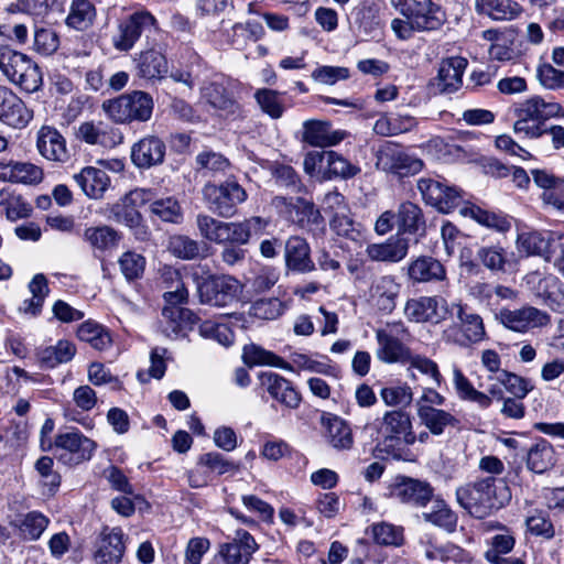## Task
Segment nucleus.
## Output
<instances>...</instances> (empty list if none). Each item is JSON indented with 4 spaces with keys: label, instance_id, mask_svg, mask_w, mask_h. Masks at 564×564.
I'll use <instances>...</instances> for the list:
<instances>
[{
    "label": "nucleus",
    "instance_id": "7ed1b4c3",
    "mask_svg": "<svg viewBox=\"0 0 564 564\" xmlns=\"http://www.w3.org/2000/svg\"><path fill=\"white\" fill-rule=\"evenodd\" d=\"M0 72L12 85L26 93H35L42 86V74L28 55L0 46Z\"/></svg>",
    "mask_w": 564,
    "mask_h": 564
},
{
    "label": "nucleus",
    "instance_id": "39448f33",
    "mask_svg": "<svg viewBox=\"0 0 564 564\" xmlns=\"http://www.w3.org/2000/svg\"><path fill=\"white\" fill-rule=\"evenodd\" d=\"M203 198L209 210L219 217L236 215L238 205L248 198L246 189L234 178H227L219 185L207 183L203 188Z\"/></svg>",
    "mask_w": 564,
    "mask_h": 564
},
{
    "label": "nucleus",
    "instance_id": "4c0bfd02",
    "mask_svg": "<svg viewBox=\"0 0 564 564\" xmlns=\"http://www.w3.org/2000/svg\"><path fill=\"white\" fill-rule=\"evenodd\" d=\"M83 239L93 250L106 252L118 247L121 236L112 227L101 225L86 228L83 234Z\"/></svg>",
    "mask_w": 564,
    "mask_h": 564
},
{
    "label": "nucleus",
    "instance_id": "473e14b6",
    "mask_svg": "<svg viewBox=\"0 0 564 564\" xmlns=\"http://www.w3.org/2000/svg\"><path fill=\"white\" fill-rule=\"evenodd\" d=\"M409 251V241L401 237H391L382 243H371L366 249V254L372 261L400 262Z\"/></svg>",
    "mask_w": 564,
    "mask_h": 564
},
{
    "label": "nucleus",
    "instance_id": "864d4df0",
    "mask_svg": "<svg viewBox=\"0 0 564 564\" xmlns=\"http://www.w3.org/2000/svg\"><path fill=\"white\" fill-rule=\"evenodd\" d=\"M397 225L403 232L416 234L423 230L425 220L421 208L411 202L402 203L398 209Z\"/></svg>",
    "mask_w": 564,
    "mask_h": 564
},
{
    "label": "nucleus",
    "instance_id": "ea45409f",
    "mask_svg": "<svg viewBox=\"0 0 564 564\" xmlns=\"http://www.w3.org/2000/svg\"><path fill=\"white\" fill-rule=\"evenodd\" d=\"M430 502V509L422 513L423 520L447 532H454L458 521L457 514L440 497H433Z\"/></svg>",
    "mask_w": 564,
    "mask_h": 564
},
{
    "label": "nucleus",
    "instance_id": "58836bf2",
    "mask_svg": "<svg viewBox=\"0 0 564 564\" xmlns=\"http://www.w3.org/2000/svg\"><path fill=\"white\" fill-rule=\"evenodd\" d=\"M137 68L138 75L149 80H160L169 72L165 56L155 50L142 52L138 58Z\"/></svg>",
    "mask_w": 564,
    "mask_h": 564
},
{
    "label": "nucleus",
    "instance_id": "6e6d98bb",
    "mask_svg": "<svg viewBox=\"0 0 564 564\" xmlns=\"http://www.w3.org/2000/svg\"><path fill=\"white\" fill-rule=\"evenodd\" d=\"M487 391L489 392V395L491 397V401L494 399L501 400L502 406L500 409V413L508 417L513 420H520L525 414V405L523 404L522 400L524 398H518V397H505L503 389L500 388L498 383H490L488 386Z\"/></svg>",
    "mask_w": 564,
    "mask_h": 564
},
{
    "label": "nucleus",
    "instance_id": "72a5a7b5",
    "mask_svg": "<svg viewBox=\"0 0 564 564\" xmlns=\"http://www.w3.org/2000/svg\"><path fill=\"white\" fill-rule=\"evenodd\" d=\"M399 293L400 284L392 275L377 278L370 289L371 297L378 308L388 313L394 310Z\"/></svg>",
    "mask_w": 564,
    "mask_h": 564
},
{
    "label": "nucleus",
    "instance_id": "69168bd1",
    "mask_svg": "<svg viewBox=\"0 0 564 564\" xmlns=\"http://www.w3.org/2000/svg\"><path fill=\"white\" fill-rule=\"evenodd\" d=\"M480 262L490 271H506L509 264L508 252L500 246H486L477 251Z\"/></svg>",
    "mask_w": 564,
    "mask_h": 564
},
{
    "label": "nucleus",
    "instance_id": "b1692460",
    "mask_svg": "<svg viewBox=\"0 0 564 564\" xmlns=\"http://www.w3.org/2000/svg\"><path fill=\"white\" fill-rule=\"evenodd\" d=\"M33 119V110L26 107L24 101L10 89L1 99L0 121L13 129L25 128Z\"/></svg>",
    "mask_w": 564,
    "mask_h": 564
},
{
    "label": "nucleus",
    "instance_id": "0eeeda50",
    "mask_svg": "<svg viewBox=\"0 0 564 564\" xmlns=\"http://www.w3.org/2000/svg\"><path fill=\"white\" fill-rule=\"evenodd\" d=\"M96 449V443L78 430L58 433L54 438V455L65 466H76L89 460Z\"/></svg>",
    "mask_w": 564,
    "mask_h": 564
},
{
    "label": "nucleus",
    "instance_id": "3c124183",
    "mask_svg": "<svg viewBox=\"0 0 564 564\" xmlns=\"http://www.w3.org/2000/svg\"><path fill=\"white\" fill-rule=\"evenodd\" d=\"M327 442L336 449H350L354 437L350 426L339 416L329 417L326 422Z\"/></svg>",
    "mask_w": 564,
    "mask_h": 564
},
{
    "label": "nucleus",
    "instance_id": "338daca9",
    "mask_svg": "<svg viewBox=\"0 0 564 564\" xmlns=\"http://www.w3.org/2000/svg\"><path fill=\"white\" fill-rule=\"evenodd\" d=\"M169 248L174 256L184 260L196 259L202 252L198 241L182 235L171 237Z\"/></svg>",
    "mask_w": 564,
    "mask_h": 564
},
{
    "label": "nucleus",
    "instance_id": "5fc2aeb1",
    "mask_svg": "<svg viewBox=\"0 0 564 564\" xmlns=\"http://www.w3.org/2000/svg\"><path fill=\"white\" fill-rule=\"evenodd\" d=\"M254 99L261 111L271 119L282 118L285 111L283 93L270 88H260L256 90Z\"/></svg>",
    "mask_w": 564,
    "mask_h": 564
},
{
    "label": "nucleus",
    "instance_id": "e433bc0d",
    "mask_svg": "<svg viewBox=\"0 0 564 564\" xmlns=\"http://www.w3.org/2000/svg\"><path fill=\"white\" fill-rule=\"evenodd\" d=\"M202 99L215 109L234 113L238 105L227 91L224 83L212 80L205 83L200 88Z\"/></svg>",
    "mask_w": 564,
    "mask_h": 564
},
{
    "label": "nucleus",
    "instance_id": "bf43d9fd",
    "mask_svg": "<svg viewBox=\"0 0 564 564\" xmlns=\"http://www.w3.org/2000/svg\"><path fill=\"white\" fill-rule=\"evenodd\" d=\"M551 239L538 231L521 232L517 238V248L527 256H543L549 252Z\"/></svg>",
    "mask_w": 564,
    "mask_h": 564
},
{
    "label": "nucleus",
    "instance_id": "c03bdc74",
    "mask_svg": "<svg viewBox=\"0 0 564 564\" xmlns=\"http://www.w3.org/2000/svg\"><path fill=\"white\" fill-rule=\"evenodd\" d=\"M453 383L460 400L475 402L481 409H488L491 405L489 392L475 389L458 367L453 368Z\"/></svg>",
    "mask_w": 564,
    "mask_h": 564
},
{
    "label": "nucleus",
    "instance_id": "c756f323",
    "mask_svg": "<svg viewBox=\"0 0 564 564\" xmlns=\"http://www.w3.org/2000/svg\"><path fill=\"white\" fill-rule=\"evenodd\" d=\"M196 226L199 235L214 243H235L234 223L218 220L207 214L196 216Z\"/></svg>",
    "mask_w": 564,
    "mask_h": 564
},
{
    "label": "nucleus",
    "instance_id": "a19ab883",
    "mask_svg": "<svg viewBox=\"0 0 564 564\" xmlns=\"http://www.w3.org/2000/svg\"><path fill=\"white\" fill-rule=\"evenodd\" d=\"M32 210V205L21 194L8 188L0 189V213L9 221L28 218Z\"/></svg>",
    "mask_w": 564,
    "mask_h": 564
},
{
    "label": "nucleus",
    "instance_id": "cd10ccee",
    "mask_svg": "<svg viewBox=\"0 0 564 564\" xmlns=\"http://www.w3.org/2000/svg\"><path fill=\"white\" fill-rule=\"evenodd\" d=\"M257 550V543L247 531H237V536L231 543L220 546L219 555L226 564H248L252 553Z\"/></svg>",
    "mask_w": 564,
    "mask_h": 564
},
{
    "label": "nucleus",
    "instance_id": "bb28decb",
    "mask_svg": "<svg viewBox=\"0 0 564 564\" xmlns=\"http://www.w3.org/2000/svg\"><path fill=\"white\" fill-rule=\"evenodd\" d=\"M36 148L46 160L65 162L68 159L66 141L55 128L43 126L39 130Z\"/></svg>",
    "mask_w": 564,
    "mask_h": 564
},
{
    "label": "nucleus",
    "instance_id": "09e8293b",
    "mask_svg": "<svg viewBox=\"0 0 564 564\" xmlns=\"http://www.w3.org/2000/svg\"><path fill=\"white\" fill-rule=\"evenodd\" d=\"M405 365H408V377L412 380L416 379L414 372V370H416L422 376L429 378L437 388H440L444 382V378L440 371L438 365L424 355L411 352Z\"/></svg>",
    "mask_w": 564,
    "mask_h": 564
},
{
    "label": "nucleus",
    "instance_id": "a18cd8bd",
    "mask_svg": "<svg viewBox=\"0 0 564 564\" xmlns=\"http://www.w3.org/2000/svg\"><path fill=\"white\" fill-rule=\"evenodd\" d=\"M556 463V454L553 446L545 440H541L528 452L527 466L535 474H543Z\"/></svg>",
    "mask_w": 564,
    "mask_h": 564
},
{
    "label": "nucleus",
    "instance_id": "20e7f679",
    "mask_svg": "<svg viewBox=\"0 0 564 564\" xmlns=\"http://www.w3.org/2000/svg\"><path fill=\"white\" fill-rule=\"evenodd\" d=\"M105 113L117 123L148 121L153 111V99L144 91L134 90L102 102Z\"/></svg>",
    "mask_w": 564,
    "mask_h": 564
},
{
    "label": "nucleus",
    "instance_id": "4468645a",
    "mask_svg": "<svg viewBox=\"0 0 564 564\" xmlns=\"http://www.w3.org/2000/svg\"><path fill=\"white\" fill-rule=\"evenodd\" d=\"M278 207H284L289 218L300 228L313 230L324 224L323 216L314 203L302 197H282L274 198Z\"/></svg>",
    "mask_w": 564,
    "mask_h": 564
},
{
    "label": "nucleus",
    "instance_id": "680f3d73",
    "mask_svg": "<svg viewBox=\"0 0 564 564\" xmlns=\"http://www.w3.org/2000/svg\"><path fill=\"white\" fill-rule=\"evenodd\" d=\"M48 522V519L44 514L32 511L23 516L22 519L15 523V527L19 529L23 539L35 541L47 528Z\"/></svg>",
    "mask_w": 564,
    "mask_h": 564
},
{
    "label": "nucleus",
    "instance_id": "f8f14e48",
    "mask_svg": "<svg viewBox=\"0 0 564 564\" xmlns=\"http://www.w3.org/2000/svg\"><path fill=\"white\" fill-rule=\"evenodd\" d=\"M417 189L426 204L442 213H449L460 206V192L438 180L421 178L417 182Z\"/></svg>",
    "mask_w": 564,
    "mask_h": 564
},
{
    "label": "nucleus",
    "instance_id": "a211bd4d",
    "mask_svg": "<svg viewBox=\"0 0 564 564\" xmlns=\"http://www.w3.org/2000/svg\"><path fill=\"white\" fill-rule=\"evenodd\" d=\"M379 433L384 441H403L406 445H413L416 441L411 416L402 410L387 411L382 416Z\"/></svg>",
    "mask_w": 564,
    "mask_h": 564
},
{
    "label": "nucleus",
    "instance_id": "49530a36",
    "mask_svg": "<svg viewBox=\"0 0 564 564\" xmlns=\"http://www.w3.org/2000/svg\"><path fill=\"white\" fill-rule=\"evenodd\" d=\"M96 19V8L89 0H73L65 23L77 31L88 30Z\"/></svg>",
    "mask_w": 564,
    "mask_h": 564
},
{
    "label": "nucleus",
    "instance_id": "f704fd0d",
    "mask_svg": "<svg viewBox=\"0 0 564 564\" xmlns=\"http://www.w3.org/2000/svg\"><path fill=\"white\" fill-rule=\"evenodd\" d=\"M457 317L460 322L462 338L457 343L462 346L481 341L486 336L482 318L480 315L468 312L458 305Z\"/></svg>",
    "mask_w": 564,
    "mask_h": 564
},
{
    "label": "nucleus",
    "instance_id": "6e6552de",
    "mask_svg": "<svg viewBox=\"0 0 564 564\" xmlns=\"http://www.w3.org/2000/svg\"><path fill=\"white\" fill-rule=\"evenodd\" d=\"M405 335H408V329L401 322L388 324L384 328L377 329V359L389 365H405L412 352L410 347L402 341Z\"/></svg>",
    "mask_w": 564,
    "mask_h": 564
},
{
    "label": "nucleus",
    "instance_id": "ddd939ff",
    "mask_svg": "<svg viewBox=\"0 0 564 564\" xmlns=\"http://www.w3.org/2000/svg\"><path fill=\"white\" fill-rule=\"evenodd\" d=\"M392 8L406 19L440 29L445 22L442 9L432 0H390Z\"/></svg>",
    "mask_w": 564,
    "mask_h": 564
},
{
    "label": "nucleus",
    "instance_id": "4be33fe9",
    "mask_svg": "<svg viewBox=\"0 0 564 564\" xmlns=\"http://www.w3.org/2000/svg\"><path fill=\"white\" fill-rule=\"evenodd\" d=\"M381 161L387 171L399 176L414 175L422 171L423 161L400 147H387L381 153Z\"/></svg>",
    "mask_w": 564,
    "mask_h": 564
},
{
    "label": "nucleus",
    "instance_id": "de8ad7c7",
    "mask_svg": "<svg viewBox=\"0 0 564 564\" xmlns=\"http://www.w3.org/2000/svg\"><path fill=\"white\" fill-rule=\"evenodd\" d=\"M417 124L416 119L409 115H384L373 126V131L379 135H397L411 131Z\"/></svg>",
    "mask_w": 564,
    "mask_h": 564
},
{
    "label": "nucleus",
    "instance_id": "1a4fd4ad",
    "mask_svg": "<svg viewBox=\"0 0 564 564\" xmlns=\"http://www.w3.org/2000/svg\"><path fill=\"white\" fill-rule=\"evenodd\" d=\"M156 29V19L149 11H137L120 20L111 36L113 47L119 52H129L142 34Z\"/></svg>",
    "mask_w": 564,
    "mask_h": 564
},
{
    "label": "nucleus",
    "instance_id": "e2e57ef3",
    "mask_svg": "<svg viewBox=\"0 0 564 564\" xmlns=\"http://www.w3.org/2000/svg\"><path fill=\"white\" fill-rule=\"evenodd\" d=\"M494 383H498L500 388L503 387L511 397L525 398L533 390V386L528 379L508 370L499 372Z\"/></svg>",
    "mask_w": 564,
    "mask_h": 564
},
{
    "label": "nucleus",
    "instance_id": "c9c22d12",
    "mask_svg": "<svg viewBox=\"0 0 564 564\" xmlns=\"http://www.w3.org/2000/svg\"><path fill=\"white\" fill-rule=\"evenodd\" d=\"M76 354V346L66 339H59L55 345L40 348L37 360L43 368L52 369L59 364L70 361Z\"/></svg>",
    "mask_w": 564,
    "mask_h": 564
},
{
    "label": "nucleus",
    "instance_id": "f03ea898",
    "mask_svg": "<svg viewBox=\"0 0 564 564\" xmlns=\"http://www.w3.org/2000/svg\"><path fill=\"white\" fill-rule=\"evenodd\" d=\"M456 500L469 514L482 519L511 500V491L502 479L486 477L456 489Z\"/></svg>",
    "mask_w": 564,
    "mask_h": 564
},
{
    "label": "nucleus",
    "instance_id": "9d476101",
    "mask_svg": "<svg viewBox=\"0 0 564 564\" xmlns=\"http://www.w3.org/2000/svg\"><path fill=\"white\" fill-rule=\"evenodd\" d=\"M497 318L507 329L521 334L543 328L551 323V316L547 312L531 305L502 308Z\"/></svg>",
    "mask_w": 564,
    "mask_h": 564
},
{
    "label": "nucleus",
    "instance_id": "2eb2a0df",
    "mask_svg": "<svg viewBox=\"0 0 564 564\" xmlns=\"http://www.w3.org/2000/svg\"><path fill=\"white\" fill-rule=\"evenodd\" d=\"M390 496L401 503L424 508L434 497V489L427 481L401 477L391 485Z\"/></svg>",
    "mask_w": 564,
    "mask_h": 564
},
{
    "label": "nucleus",
    "instance_id": "f257e3e1",
    "mask_svg": "<svg viewBox=\"0 0 564 564\" xmlns=\"http://www.w3.org/2000/svg\"><path fill=\"white\" fill-rule=\"evenodd\" d=\"M513 113L516 134L529 140H538L549 134L553 149L564 150V127L545 124L550 119L564 118V107L560 102L534 95L516 104Z\"/></svg>",
    "mask_w": 564,
    "mask_h": 564
},
{
    "label": "nucleus",
    "instance_id": "0e129e2a",
    "mask_svg": "<svg viewBox=\"0 0 564 564\" xmlns=\"http://www.w3.org/2000/svg\"><path fill=\"white\" fill-rule=\"evenodd\" d=\"M268 226V220L253 216L240 223H234L235 243L246 245L253 236L263 234Z\"/></svg>",
    "mask_w": 564,
    "mask_h": 564
},
{
    "label": "nucleus",
    "instance_id": "052dcab7",
    "mask_svg": "<svg viewBox=\"0 0 564 564\" xmlns=\"http://www.w3.org/2000/svg\"><path fill=\"white\" fill-rule=\"evenodd\" d=\"M514 546V539L510 534H497L492 538L490 547L485 555L488 562L492 564H523L520 558L510 562L502 556L508 554Z\"/></svg>",
    "mask_w": 564,
    "mask_h": 564
},
{
    "label": "nucleus",
    "instance_id": "412c9836",
    "mask_svg": "<svg viewBox=\"0 0 564 564\" xmlns=\"http://www.w3.org/2000/svg\"><path fill=\"white\" fill-rule=\"evenodd\" d=\"M165 143L155 135H147L131 148V161L139 169H150L163 162Z\"/></svg>",
    "mask_w": 564,
    "mask_h": 564
},
{
    "label": "nucleus",
    "instance_id": "6ab92c4d",
    "mask_svg": "<svg viewBox=\"0 0 564 564\" xmlns=\"http://www.w3.org/2000/svg\"><path fill=\"white\" fill-rule=\"evenodd\" d=\"M284 264L286 270L296 273H311L316 270L311 256V247L305 238L290 236L284 243Z\"/></svg>",
    "mask_w": 564,
    "mask_h": 564
},
{
    "label": "nucleus",
    "instance_id": "8fccbe9b",
    "mask_svg": "<svg viewBox=\"0 0 564 564\" xmlns=\"http://www.w3.org/2000/svg\"><path fill=\"white\" fill-rule=\"evenodd\" d=\"M416 414L430 433L437 436L442 435L446 427H455L458 424V420L452 413L438 408L422 410Z\"/></svg>",
    "mask_w": 564,
    "mask_h": 564
},
{
    "label": "nucleus",
    "instance_id": "13d9d810",
    "mask_svg": "<svg viewBox=\"0 0 564 564\" xmlns=\"http://www.w3.org/2000/svg\"><path fill=\"white\" fill-rule=\"evenodd\" d=\"M380 398L387 406L408 408L413 401V391L406 382H398L383 387Z\"/></svg>",
    "mask_w": 564,
    "mask_h": 564
},
{
    "label": "nucleus",
    "instance_id": "c85d7f7f",
    "mask_svg": "<svg viewBox=\"0 0 564 564\" xmlns=\"http://www.w3.org/2000/svg\"><path fill=\"white\" fill-rule=\"evenodd\" d=\"M123 552L122 530L120 528H105L95 556L98 564H118L122 560Z\"/></svg>",
    "mask_w": 564,
    "mask_h": 564
},
{
    "label": "nucleus",
    "instance_id": "774afa93",
    "mask_svg": "<svg viewBox=\"0 0 564 564\" xmlns=\"http://www.w3.org/2000/svg\"><path fill=\"white\" fill-rule=\"evenodd\" d=\"M284 310L283 302L276 297L261 299L251 305L250 315L263 321H273L280 317Z\"/></svg>",
    "mask_w": 564,
    "mask_h": 564
},
{
    "label": "nucleus",
    "instance_id": "603ef678",
    "mask_svg": "<svg viewBox=\"0 0 564 564\" xmlns=\"http://www.w3.org/2000/svg\"><path fill=\"white\" fill-rule=\"evenodd\" d=\"M77 337L97 350H105L111 345L109 332L102 325L91 319L79 325Z\"/></svg>",
    "mask_w": 564,
    "mask_h": 564
},
{
    "label": "nucleus",
    "instance_id": "dca6fc26",
    "mask_svg": "<svg viewBox=\"0 0 564 564\" xmlns=\"http://www.w3.org/2000/svg\"><path fill=\"white\" fill-rule=\"evenodd\" d=\"M76 137L87 144L105 149H113L123 141L121 131L104 121L82 122L77 128Z\"/></svg>",
    "mask_w": 564,
    "mask_h": 564
},
{
    "label": "nucleus",
    "instance_id": "4d7b16f0",
    "mask_svg": "<svg viewBox=\"0 0 564 564\" xmlns=\"http://www.w3.org/2000/svg\"><path fill=\"white\" fill-rule=\"evenodd\" d=\"M324 176L327 178L355 176L359 169L335 151H324Z\"/></svg>",
    "mask_w": 564,
    "mask_h": 564
},
{
    "label": "nucleus",
    "instance_id": "aec40b11",
    "mask_svg": "<svg viewBox=\"0 0 564 564\" xmlns=\"http://www.w3.org/2000/svg\"><path fill=\"white\" fill-rule=\"evenodd\" d=\"M347 137L344 130H332L330 122L310 119L303 122L301 141L311 147L326 148L341 142Z\"/></svg>",
    "mask_w": 564,
    "mask_h": 564
},
{
    "label": "nucleus",
    "instance_id": "a878e982",
    "mask_svg": "<svg viewBox=\"0 0 564 564\" xmlns=\"http://www.w3.org/2000/svg\"><path fill=\"white\" fill-rule=\"evenodd\" d=\"M474 9L478 15L497 22L516 20L523 12L517 0H475Z\"/></svg>",
    "mask_w": 564,
    "mask_h": 564
},
{
    "label": "nucleus",
    "instance_id": "37998d69",
    "mask_svg": "<svg viewBox=\"0 0 564 564\" xmlns=\"http://www.w3.org/2000/svg\"><path fill=\"white\" fill-rule=\"evenodd\" d=\"M242 360L249 367L271 366L286 371L293 370L292 366L283 358L256 344H249L243 347Z\"/></svg>",
    "mask_w": 564,
    "mask_h": 564
},
{
    "label": "nucleus",
    "instance_id": "5701e85b",
    "mask_svg": "<svg viewBox=\"0 0 564 564\" xmlns=\"http://www.w3.org/2000/svg\"><path fill=\"white\" fill-rule=\"evenodd\" d=\"M43 176V170L33 163L0 160V181L2 182L37 185Z\"/></svg>",
    "mask_w": 564,
    "mask_h": 564
},
{
    "label": "nucleus",
    "instance_id": "423d86ee",
    "mask_svg": "<svg viewBox=\"0 0 564 564\" xmlns=\"http://www.w3.org/2000/svg\"><path fill=\"white\" fill-rule=\"evenodd\" d=\"M200 303L224 307L234 302L241 292L240 282L230 275L198 276L193 273Z\"/></svg>",
    "mask_w": 564,
    "mask_h": 564
},
{
    "label": "nucleus",
    "instance_id": "79ce46f5",
    "mask_svg": "<svg viewBox=\"0 0 564 564\" xmlns=\"http://www.w3.org/2000/svg\"><path fill=\"white\" fill-rule=\"evenodd\" d=\"M460 215L470 217L479 225L494 229L499 232H506L510 229L511 224L506 216L482 209L474 204H465L459 208Z\"/></svg>",
    "mask_w": 564,
    "mask_h": 564
},
{
    "label": "nucleus",
    "instance_id": "393cba45",
    "mask_svg": "<svg viewBox=\"0 0 564 564\" xmlns=\"http://www.w3.org/2000/svg\"><path fill=\"white\" fill-rule=\"evenodd\" d=\"M74 182L90 199H100L110 186V177L105 170L85 166L73 175Z\"/></svg>",
    "mask_w": 564,
    "mask_h": 564
},
{
    "label": "nucleus",
    "instance_id": "7c9ffc66",
    "mask_svg": "<svg viewBox=\"0 0 564 564\" xmlns=\"http://www.w3.org/2000/svg\"><path fill=\"white\" fill-rule=\"evenodd\" d=\"M408 276L413 283L443 281L446 278V270L433 257L421 256L409 263Z\"/></svg>",
    "mask_w": 564,
    "mask_h": 564
},
{
    "label": "nucleus",
    "instance_id": "9b49d317",
    "mask_svg": "<svg viewBox=\"0 0 564 564\" xmlns=\"http://www.w3.org/2000/svg\"><path fill=\"white\" fill-rule=\"evenodd\" d=\"M404 315L410 322L438 324L447 318L449 307L441 296H421L405 303Z\"/></svg>",
    "mask_w": 564,
    "mask_h": 564
},
{
    "label": "nucleus",
    "instance_id": "2f4dec72",
    "mask_svg": "<svg viewBox=\"0 0 564 564\" xmlns=\"http://www.w3.org/2000/svg\"><path fill=\"white\" fill-rule=\"evenodd\" d=\"M468 61L462 56H452L441 62L438 67V87L443 93H454L463 84V75Z\"/></svg>",
    "mask_w": 564,
    "mask_h": 564
},
{
    "label": "nucleus",
    "instance_id": "f3484780",
    "mask_svg": "<svg viewBox=\"0 0 564 564\" xmlns=\"http://www.w3.org/2000/svg\"><path fill=\"white\" fill-rule=\"evenodd\" d=\"M259 381L261 387L279 403L290 409L300 406L301 394L286 378L272 371H265L259 375Z\"/></svg>",
    "mask_w": 564,
    "mask_h": 564
}]
</instances>
